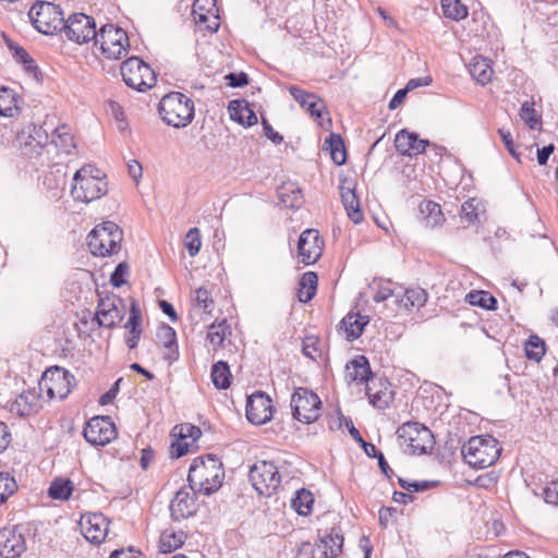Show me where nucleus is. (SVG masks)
I'll return each instance as SVG.
<instances>
[{
    "instance_id": "obj_60",
    "label": "nucleus",
    "mask_w": 558,
    "mask_h": 558,
    "mask_svg": "<svg viewBox=\"0 0 558 558\" xmlns=\"http://www.w3.org/2000/svg\"><path fill=\"white\" fill-rule=\"evenodd\" d=\"M399 484L403 489H405L408 492H424V490L428 489L429 487H432V483L427 482V481L409 482L407 480L399 478Z\"/></svg>"
},
{
    "instance_id": "obj_57",
    "label": "nucleus",
    "mask_w": 558,
    "mask_h": 558,
    "mask_svg": "<svg viewBox=\"0 0 558 558\" xmlns=\"http://www.w3.org/2000/svg\"><path fill=\"white\" fill-rule=\"evenodd\" d=\"M193 444L194 442L187 441L186 439L180 438V436H178V438L174 441H172V444H171V451H170L171 458L178 459V458H181L182 456L186 454L189 452L190 446Z\"/></svg>"
},
{
    "instance_id": "obj_42",
    "label": "nucleus",
    "mask_w": 558,
    "mask_h": 558,
    "mask_svg": "<svg viewBox=\"0 0 558 558\" xmlns=\"http://www.w3.org/2000/svg\"><path fill=\"white\" fill-rule=\"evenodd\" d=\"M51 142L64 154H71L75 148L74 137L65 125L54 130Z\"/></svg>"
},
{
    "instance_id": "obj_19",
    "label": "nucleus",
    "mask_w": 558,
    "mask_h": 558,
    "mask_svg": "<svg viewBox=\"0 0 558 558\" xmlns=\"http://www.w3.org/2000/svg\"><path fill=\"white\" fill-rule=\"evenodd\" d=\"M196 490L197 488L192 490L189 485V487H183L177 492L170 502V513L173 520L179 521L195 514L197 510Z\"/></svg>"
},
{
    "instance_id": "obj_18",
    "label": "nucleus",
    "mask_w": 558,
    "mask_h": 558,
    "mask_svg": "<svg viewBox=\"0 0 558 558\" xmlns=\"http://www.w3.org/2000/svg\"><path fill=\"white\" fill-rule=\"evenodd\" d=\"M83 536L92 544H101L109 531V520L102 513H87L81 517Z\"/></svg>"
},
{
    "instance_id": "obj_31",
    "label": "nucleus",
    "mask_w": 558,
    "mask_h": 558,
    "mask_svg": "<svg viewBox=\"0 0 558 558\" xmlns=\"http://www.w3.org/2000/svg\"><path fill=\"white\" fill-rule=\"evenodd\" d=\"M277 193L280 203L286 208L299 209L304 203L302 190L294 182L282 183Z\"/></svg>"
},
{
    "instance_id": "obj_43",
    "label": "nucleus",
    "mask_w": 558,
    "mask_h": 558,
    "mask_svg": "<svg viewBox=\"0 0 558 558\" xmlns=\"http://www.w3.org/2000/svg\"><path fill=\"white\" fill-rule=\"evenodd\" d=\"M525 356L530 361L539 362L546 351V344L542 338L531 335L524 345Z\"/></svg>"
},
{
    "instance_id": "obj_63",
    "label": "nucleus",
    "mask_w": 558,
    "mask_h": 558,
    "mask_svg": "<svg viewBox=\"0 0 558 558\" xmlns=\"http://www.w3.org/2000/svg\"><path fill=\"white\" fill-rule=\"evenodd\" d=\"M397 293L390 288L389 282L379 283L378 289L374 295V301L379 303L386 301L391 295H396Z\"/></svg>"
},
{
    "instance_id": "obj_39",
    "label": "nucleus",
    "mask_w": 558,
    "mask_h": 558,
    "mask_svg": "<svg viewBox=\"0 0 558 558\" xmlns=\"http://www.w3.org/2000/svg\"><path fill=\"white\" fill-rule=\"evenodd\" d=\"M343 536L338 532H332L320 539L318 547H324L325 558H337L342 551Z\"/></svg>"
},
{
    "instance_id": "obj_36",
    "label": "nucleus",
    "mask_w": 558,
    "mask_h": 558,
    "mask_svg": "<svg viewBox=\"0 0 558 558\" xmlns=\"http://www.w3.org/2000/svg\"><path fill=\"white\" fill-rule=\"evenodd\" d=\"M318 277L314 271L303 274L299 283L298 300L302 303L310 302L316 294Z\"/></svg>"
},
{
    "instance_id": "obj_29",
    "label": "nucleus",
    "mask_w": 558,
    "mask_h": 558,
    "mask_svg": "<svg viewBox=\"0 0 558 558\" xmlns=\"http://www.w3.org/2000/svg\"><path fill=\"white\" fill-rule=\"evenodd\" d=\"M369 323V317L360 313H348L339 324V330H343L345 339L353 341L357 339Z\"/></svg>"
},
{
    "instance_id": "obj_45",
    "label": "nucleus",
    "mask_w": 558,
    "mask_h": 558,
    "mask_svg": "<svg viewBox=\"0 0 558 558\" xmlns=\"http://www.w3.org/2000/svg\"><path fill=\"white\" fill-rule=\"evenodd\" d=\"M465 300L469 304L484 310L497 308V300L488 291H472L466 294Z\"/></svg>"
},
{
    "instance_id": "obj_13",
    "label": "nucleus",
    "mask_w": 558,
    "mask_h": 558,
    "mask_svg": "<svg viewBox=\"0 0 558 558\" xmlns=\"http://www.w3.org/2000/svg\"><path fill=\"white\" fill-rule=\"evenodd\" d=\"M398 438L405 444L412 453L423 454L433 448V434L429 428L417 423L407 422L398 430Z\"/></svg>"
},
{
    "instance_id": "obj_51",
    "label": "nucleus",
    "mask_w": 558,
    "mask_h": 558,
    "mask_svg": "<svg viewBox=\"0 0 558 558\" xmlns=\"http://www.w3.org/2000/svg\"><path fill=\"white\" fill-rule=\"evenodd\" d=\"M184 244L190 256L194 257L198 254L202 246L201 232L198 228H191L187 231L185 234Z\"/></svg>"
},
{
    "instance_id": "obj_10",
    "label": "nucleus",
    "mask_w": 558,
    "mask_h": 558,
    "mask_svg": "<svg viewBox=\"0 0 558 558\" xmlns=\"http://www.w3.org/2000/svg\"><path fill=\"white\" fill-rule=\"evenodd\" d=\"M74 376L62 367L54 366L47 369L39 383L40 395H46L49 400H63L71 392Z\"/></svg>"
},
{
    "instance_id": "obj_58",
    "label": "nucleus",
    "mask_w": 558,
    "mask_h": 558,
    "mask_svg": "<svg viewBox=\"0 0 558 558\" xmlns=\"http://www.w3.org/2000/svg\"><path fill=\"white\" fill-rule=\"evenodd\" d=\"M545 502L558 507V480L551 481L543 489Z\"/></svg>"
},
{
    "instance_id": "obj_48",
    "label": "nucleus",
    "mask_w": 558,
    "mask_h": 558,
    "mask_svg": "<svg viewBox=\"0 0 558 558\" xmlns=\"http://www.w3.org/2000/svg\"><path fill=\"white\" fill-rule=\"evenodd\" d=\"M7 45L10 51H12L14 59L22 63L28 73H34L37 70L34 60L23 47L10 39H7Z\"/></svg>"
},
{
    "instance_id": "obj_1",
    "label": "nucleus",
    "mask_w": 558,
    "mask_h": 558,
    "mask_svg": "<svg viewBox=\"0 0 558 558\" xmlns=\"http://www.w3.org/2000/svg\"><path fill=\"white\" fill-rule=\"evenodd\" d=\"M225 477L222 462L214 454L197 457L189 469L187 481L191 489L197 488L204 495L218 490Z\"/></svg>"
},
{
    "instance_id": "obj_49",
    "label": "nucleus",
    "mask_w": 558,
    "mask_h": 558,
    "mask_svg": "<svg viewBox=\"0 0 558 558\" xmlns=\"http://www.w3.org/2000/svg\"><path fill=\"white\" fill-rule=\"evenodd\" d=\"M72 489L73 485L70 480L57 478L50 484L48 495L52 499L66 500L71 496Z\"/></svg>"
},
{
    "instance_id": "obj_44",
    "label": "nucleus",
    "mask_w": 558,
    "mask_h": 558,
    "mask_svg": "<svg viewBox=\"0 0 558 558\" xmlns=\"http://www.w3.org/2000/svg\"><path fill=\"white\" fill-rule=\"evenodd\" d=\"M444 15L453 21H460L468 16V8L461 0H441Z\"/></svg>"
},
{
    "instance_id": "obj_50",
    "label": "nucleus",
    "mask_w": 558,
    "mask_h": 558,
    "mask_svg": "<svg viewBox=\"0 0 558 558\" xmlns=\"http://www.w3.org/2000/svg\"><path fill=\"white\" fill-rule=\"evenodd\" d=\"M17 490V484L8 472H0V505Z\"/></svg>"
},
{
    "instance_id": "obj_21",
    "label": "nucleus",
    "mask_w": 558,
    "mask_h": 558,
    "mask_svg": "<svg viewBox=\"0 0 558 558\" xmlns=\"http://www.w3.org/2000/svg\"><path fill=\"white\" fill-rule=\"evenodd\" d=\"M122 301L117 298L100 299L96 311V320L100 327L113 328L123 319V307H119Z\"/></svg>"
},
{
    "instance_id": "obj_59",
    "label": "nucleus",
    "mask_w": 558,
    "mask_h": 558,
    "mask_svg": "<svg viewBox=\"0 0 558 558\" xmlns=\"http://www.w3.org/2000/svg\"><path fill=\"white\" fill-rule=\"evenodd\" d=\"M129 267L126 263H120L111 274L110 282L113 287L120 288L125 283V276L128 275Z\"/></svg>"
},
{
    "instance_id": "obj_4",
    "label": "nucleus",
    "mask_w": 558,
    "mask_h": 558,
    "mask_svg": "<svg viewBox=\"0 0 558 558\" xmlns=\"http://www.w3.org/2000/svg\"><path fill=\"white\" fill-rule=\"evenodd\" d=\"M100 171L93 166H84L73 177L71 195L76 202L89 203L107 193V182Z\"/></svg>"
},
{
    "instance_id": "obj_33",
    "label": "nucleus",
    "mask_w": 558,
    "mask_h": 558,
    "mask_svg": "<svg viewBox=\"0 0 558 558\" xmlns=\"http://www.w3.org/2000/svg\"><path fill=\"white\" fill-rule=\"evenodd\" d=\"M157 340L162 343L166 352L163 353V359L172 363L178 359V345H177V335L172 327L169 325H162L157 329L156 332Z\"/></svg>"
},
{
    "instance_id": "obj_26",
    "label": "nucleus",
    "mask_w": 558,
    "mask_h": 558,
    "mask_svg": "<svg viewBox=\"0 0 558 558\" xmlns=\"http://www.w3.org/2000/svg\"><path fill=\"white\" fill-rule=\"evenodd\" d=\"M290 95L300 106L305 109L312 117L320 118L322 111L325 108L324 101L315 94L308 93L295 85L288 88Z\"/></svg>"
},
{
    "instance_id": "obj_2",
    "label": "nucleus",
    "mask_w": 558,
    "mask_h": 558,
    "mask_svg": "<svg viewBox=\"0 0 558 558\" xmlns=\"http://www.w3.org/2000/svg\"><path fill=\"white\" fill-rule=\"evenodd\" d=\"M158 112L167 125L175 129L185 128L194 119V101L180 92H170L160 99Z\"/></svg>"
},
{
    "instance_id": "obj_52",
    "label": "nucleus",
    "mask_w": 558,
    "mask_h": 558,
    "mask_svg": "<svg viewBox=\"0 0 558 558\" xmlns=\"http://www.w3.org/2000/svg\"><path fill=\"white\" fill-rule=\"evenodd\" d=\"M174 435L180 436L183 439H191L192 442H195L201 436L202 430L198 426H195L190 423L178 425L173 428Z\"/></svg>"
},
{
    "instance_id": "obj_64",
    "label": "nucleus",
    "mask_w": 558,
    "mask_h": 558,
    "mask_svg": "<svg viewBox=\"0 0 558 558\" xmlns=\"http://www.w3.org/2000/svg\"><path fill=\"white\" fill-rule=\"evenodd\" d=\"M109 558H142V553L131 547L128 549H116Z\"/></svg>"
},
{
    "instance_id": "obj_14",
    "label": "nucleus",
    "mask_w": 558,
    "mask_h": 558,
    "mask_svg": "<svg viewBox=\"0 0 558 558\" xmlns=\"http://www.w3.org/2000/svg\"><path fill=\"white\" fill-rule=\"evenodd\" d=\"M61 32L64 36L78 45L94 40L97 36L95 20L84 13H73L63 22Z\"/></svg>"
},
{
    "instance_id": "obj_11",
    "label": "nucleus",
    "mask_w": 558,
    "mask_h": 558,
    "mask_svg": "<svg viewBox=\"0 0 558 558\" xmlns=\"http://www.w3.org/2000/svg\"><path fill=\"white\" fill-rule=\"evenodd\" d=\"M248 478L260 496L270 497L281 483L278 468L270 461H256L250 469Z\"/></svg>"
},
{
    "instance_id": "obj_24",
    "label": "nucleus",
    "mask_w": 558,
    "mask_h": 558,
    "mask_svg": "<svg viewBox=\"0 0 558 558\" xmlns=\"http://www.w3.org/2000/svg\"><path fill=\"white\" fill-rule=\"evenodd\" d=\"M429 142L418 138L414 132L401 130L396 134L395 146L396 149L403 156H416L423 154Z\"/></svg>"
},
{
    "instance_id": "obj_55",
    "label": "nucleus",
    "mask_w": 558,
    "mask_h": 558,
    "mask_svg": "<svg viewBox=\"0 0 558 558\" xmlns=\"http://www.w3.org/2000/svg\"><path fill=\"white\" fill-rule=\"evenodd\" d=\"M195 301L199 307L206 313H211L214 307V300L210 298L209 292L205 288H199L195 291Z\"/></svg>"
},
{
    "instance_id": "obj_54",
    "label": "nucleus",
    "mask_w": 558,
    "mask_h": 558,
    "mask_svg": "<svg viewBox=\"0 0 558 558\" xmlns=\"http://www.w3.org/2000/svg\"><path fill=\"white\" fill-rule=\"evenodd\" d=\"M520 118L529 125L530 129H536L539 124V118L537 117L534 108L527 102H523L520 108Z\"/></svg>"
},
{
    "instance_id": "obj_7",
    "label": "nucleus",
    "mask_w": 558,
    "mask_h": 558,
    "mask_svg": "<svg viewBox=\"0 0 558 558\" xmlns=\"http://www.w3.org/2000/svg\"><path fill=\"white\" fill-rule=\"evenodd\" d=\"M100 52L111 60H118L128 54L130 43L125 31L112 24L104 25L94 41Z\"/></svg>"
},
{
    "instance_id": "obj_22",
    "label": "nucleus",
    "mask_w": 558,
    "mask_h": 558,
    "mask_svg": "<svg viewBox=\"0 0 558 558\" xmlns=\"http://www.w3.org/2000/svg\"><path fill=\"white\" fill-rule=\"evenodd\" d=\"M192 14L195 23L199 26H204L210 32L218 31L219 16L216 0H195Z\"/></svg>"
},
{
    "instance_id": "obj_15",
    "label": "nucleus",
    "mask_w": 558,
    "mask_h": 558,
    "mask_svg": "<svg viewBox=\"0 0 558 558\" xmlns=\"http://www.w3.org/2000/svg\"><path fill=\"white\" fill-rule=\"evenodd\" d=\"M83 435L90 445L105 446L117 437V428L109 416H95L86 423Z\"/></svg>"
},
{
    "instance_id": "obj_17",
    "label": "nucleus",
    "mask_w": 558,
    "mask_h": 558,
    "mask_svg": "<svg viewBox=\"0 0 558 558\" xmlns=\"http://www.w3.org/2000/svg\"><path fill=\"white\" fill-rule=\"evenodd\" d=\"M324 240L316 229H306L299 238L298 251L305 265L316 263L323 254Z\"/></svg>"
},
{
    "instance_id": "obj_61",
    "label": "nucleus",
    "mask_w": 558,
    "mask_h": 558,
    "mask_svg": "<svg viewBox=\"0 0 558 558\" xmlns=\"http://www.w3.org/2000/svg\"><path fill=\"white\" fill-rule=\"evenodd\" d=\"M225 80L228 82L230 87H243L248 84V76L244 72L240 73H229L225 76Z\"/></svg>"
},
{
    "instance_id": "obj_30",
    "label": "nucleus",
    "mask_w": 558,
    "mask_h": 558,
    "mask_svg": "<svg viewBox=\"0 0 558 558\" xmlns=\"http://www.w3.org/2000/svg\"><path fill=\"white\" fill-rule=\"evenodd\" d=\"M230 118L245 126H252L257 123V117L248 102L244 99L231 100L228 106Z\"/></svg>"
},
{
    "instance_id": "obj_27",
    "label": "nucleus",
    "mask_w": 558,
    "mask_h": 558,
    "mask_svg": "<svg viewBox=\"0 0 558 558\" xmlns=\"http://www.w3.org/2000/svg\"><path fill=\"white\" fill-rule=\"evenodd\" d=\"M341 201L348 217L354 222L360 223L364 219V215L360 205V201L355 194L354 184L352 182H344L340 186Z\"/></svg>"
},
{
    "instance_id": "obj_37",
    "label": "nucleus",
    "mask_w": 558,
    "mask_h": 558,
    "mask_svg": "<svg viewBox=\"0 0 558 558\" xmlns=\"http://www.w3.org/2000/svg\"><path fill=\"white\" fill-rule=\"evenodd\" d=\"M469 71L471 76L481 85L489 83L494 73L488 60L484 58H474Z\"/></svg>"
},
{
    "instance_id": "obj_40",
    "label": "nucleus",
    "mask_w": 558,
    "mask_h": 558,
    "mask_svg": "<svg viewBox=\"0 0 558 558\" xmlns=\"http://www.w3.org/2000/svg\"><path fill=\"white\" fill-rule=\"evenodd\" d=\"M211 380L217 389H227L231 384V372L227 362L218 361L211 366Z\"/></svg>"
},
{
    "instance_id": "obj_12",
    "label": "nucleus",
    "mask_w": 558,
    "mask_h": 558,
    "mask_svg": "<svg viewBox=\"0 0 558 558\" xmlns=\"http://www.w3.org/2000/svg\"><path fill=\"white\" fill-rule=\"evenodd\" d=\"M291 408L295 420L311 424L320 416L322 401L314 391L299 387L292 395Z\"/></svg>"
},
{
    "instance_id": "obj_38",
    "label": "nucleus",
    "mask_w": 558,
    "mask_h": 558,
    "mask_svg": "<svg viewBox=\"0 0 558 558\" xmlns=\"http://www.w3.org/2000/svg\"><path fill=\"white\" fill-rule=\"evenodd\" d=\"M231 335V327L226 319L220 323H214L209 326L207 332V340L213 345L214 350L222 347L225 339Z\"/></svg>"
},
{
    "instance_id": "obj_9",
    "label": "nucleus",
    "mask_w": 558,
    "mask_h": 558,
    "mask_svg": "<svg viewBox=\"0 0 558 558\" xmlns=\"http://www.w3.org/2000/svg\"><path fill=\"white\" fill-rule=\"evenodd\" d=\"M29 20L34 27L46 35H52L62 28L64 19L60 7L39 1L32 5L28 12Z\"/></svg>"
},
{
    "instance_id": "obj_62",
    "label": "nucleus",
    "mask_w": 558,
    "mask_h": 558,
    "mask_svg": "<svg viewBox=\"0 0 558 558\" xmlns=\"http://www.w3.org/2000/svg\"><path fill=\"white\" fill-rule=\"evenodd\" d=\"M498 134L501 141L504 142L507 150L510 153V155L513 156L514 158H518L511 132L509 130L501 128L498 130Z\"/></svg>"
},
{
    "instance_id": "obj_8",
    "label": "nucleus",
    "mask_w": 558,
    "mask_h": 558,
    "mask_svg": "<svg viewBox=\"0 0 558 558\" xmlns=\"http://www.w3.org/2000/svg\"><path fill=\"white\" fill-rule=\"evenodd\" d=\"M120 73L123 82L137 92L150 89L157 81L150 65L137 57H131L122 62Z\"/></svg>"
},
{
    "instance_id": "obj_6",
    "label": "nucleus",
    "mask_w": 558,
    "mask_h": 558,
    "mask_svg": "<svg viewBox=\"0 0 558 558\" xmlns=\"http://www.w3.org/2000/svg\"><path fill=\"white\" fill-rule=\"evenodd\" d=\"M48 143V132L34 123L19 131L15 137V146L21 156L33 162H39L43 159Z\"/></svg>"
},
{
    "instance_id": "obj_41",
    "label": "nucleus",
    "mask_w": 558,
    "mask_h": 558,
    "mask_svg": "<svg viewBox=\"0 0 558 558\" xmlns=\"http://www.w3.org/2000/svg\"><path fill=\"white\" fill-rule=\"evenodd\" d=\"M328 149L330 150V156L332 161L341 166L347 160V153L342 137L339 134L331 133L325 141Z\"/></svg>"
},
{
    "instance_id": "obj_28",
    "label": "nucleus",
    "mask_w": 558,
    "mask_h": 558,
    "mask_svg": "<svg viewBox=\"0 0 558 558\" xmlns=\"http://www.w3.org/2000/svg\"><path fill=\"white\" fill-rule=\"evenodd\" d=\"M369 362L366 356L357 355L345 365V379L349 383H366L373 378Z\"/></svg>"
},
{
    "instance_id": "obj_5",
    "label": "nucleus",
    "mask_w": 558,
    "mask_h": 558,
    "mask_svg": "<svg viewBox=\"0 0 558 558\" xmlns=\"http://www.w3.org/2000/svg\"><path fill=\"white\" fill-rule=\"evenodd\" d=\"M123 232L112 221H105L96 226L87 236V245L93 255L109 256L120 250Z\"/></svg>"
},
{
    "instance_id": "obj_53",
    "label": "nucleus",
    "mask_w": 558,
    "mask_h": 558,
    "mask_svg": "<svg viewBox=\"0 0 558 558\" xmlns=\"http://www.w3.org/2000/svg\"><path fill=\"white\" fill-rule=\"evenodd\" d=\"M141 320L142 317L138 304L133 300L131 302L130 316L126 324L124 325V328L129 329V331H142Z\"/></svg>"
},
{
    "instance_id": "obj_25",
    "label": "nucleus",
    "mask_w": 558,
    "mask_h": 558,
    "mask_svg": "<svg viewBox=\"0 0 558 558\" xmlns=\"http://www.w3.org/2000/svg\"><path fill=\"white\" fill-rule=\"evenodd\" d=\"M41 397L35 390L23 391L11 404L10 411L21 417L34 415L43 408Z\"/></svg>"
},
{
    "instance_id": "obj_23",
    "label": "nucleus",
    "mask_w": 558,
    "mask_h": 558,
    "mask_svg": "<svg viewBox=\"0 0 558 558\" xmlns=\"http://www.w3.org/2000/svg\"><path fill=\"white\" fill-rule=\"evenodd\" d=\"M366 395L369 402L380 410L387 409L395 397L391 384L387 379L376 378L375 376L367 381Z\"/></svg>"
},
{
    "instance_id": "obj_16",
    "label": "nucleus",
    "mask_w": 558,
    "mask_h": 558,
    "mask_svg": "<svg viewBox=\"0 0 558 558\" xmlns=\"http://www.w3.org/2000/svg\"><path fill=\"white\" fill-rule=\"evenodd\" d=\"M245 411L252 424L263 425L272 417V400L265 392H255L247 398Z\"/></svg>"
},
{
    "instance_id": "obj_46",
    "label": "nucleus",
    "mask_w": 558,
    "mask_h": 558,
    "mask_svg": "<svg viewBox=\"0 0 558 558\" xmlns=\"http://www.w3.org/2000/svg\"><path fill=\"white\" fill-rule=\"evenodd\" d=\"M313 502V494L304 488L298 490L295 497L291 500L292 507L301 515H307L312 511Z\"/></svg>"
},
{
    "instance_id": "obj_56",
    "label": "nucleus",
    "mask_w": 558,
    "mask_h": 558,
    "mask_svg": "<svg viewBox=\"0 0 558 558\" xmlns=\"http://www.w3.org/2000/svg\"><path fill=\"white\" fill-rule=\"evenodd\" d=\"M477 204H475V199H469L464 202L461 206V219L468 223H472L477 220Z\"/></svg>"
},
{
    "instance_id": "obj_34",
    "label": "nucleus",
    "mask_w": 558,
    "mask_h": 558,
    "mask_svg": "<svg viewBox=\"0 0 558 558\" xmlns=\"http://www.w3.org/2000/svg\"><path fill=\"white\" fill-rule=\"evenodd\" d=\"M420 214L422 216V222L426 228L434 229L441 226L445 221L440 205L433 201H423L420 204Z\"/></svg>"
},
{
    "instance_id": "obj_20",
    "label": "nucleus",
    "mask_w": 558,
    "mask_h": 558,
    "mask_svg": "<svg viewBox=\"0 0 558 558\" xmlns=\"http://www.w3.org/2000/svg\"><path fill=\"white\" fill-rule=\"evenodd\" d=\"M26 550L25 537L17 526L0 531V557L17 558Z\"/></svg>"
},
{
    "instance_id": "obj_3",
    "label": "nucleus",
    "mask_w": 558,
    "mask_h": 558,
    "mask_svg": "<svg viewBox=\"0 0 558 558\" xmlns=\"http://www.w3.org/2000/svg\"><path fill=\"white\" fill-rule=\"evenodd\" d=\"M464 461L473 469L493 465L501 453L499 441L490 435L471 437L461 449Z\"/></svg>"
},
{
    "instance_id": "obj_35",
    "label": "nucleus",
    "mask_w": 558,
    "mask_h": 558,
    "mask_svg": "<svg viewBox=\"0 0 558 558\" xmlns=\"http://www.w3.org/2000/svg\"><path fill=\"white\" fill-rule=\"evenodd\" d=\"M186 539V535L183 531H174L172 529H166L159 537V550L162 554L171 553L180 548Z\"/></svg>"
},
{
    "instance_id": "obj_47",
    "label": "nucleus",
    "mask_w": 558,
    "mask_h": 558,
    "mask_svg": "<svg viewBox=\"0 0 558 558\" xmlns=\"http://www.w3.org/2000/svg\"><path fill=\"white\" fill-rule=\"evenodd\" d=\"M19 112V107L12 89L2 87L0 89V116L14 117Z\"/></svg>"
},
{
    "instance_id": "obj_32",
    "label": "nucleus",
    "mask_w": 558,
    "mask_h": 558,
    "mask_svg": "<svg viewBox=\"0 0 558 558\" xmlns=\"http://www.w3.org/2000/svg\"><path fill=\"white\" fill-rule=\"evenodd\" d=\"M397 302L400 307L405 311H412L413 308H421L425 305L428 294L422 288H409L405 289L402 294H396Z\"/></svg>"
}]
</instances>
